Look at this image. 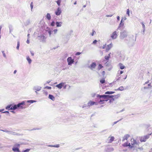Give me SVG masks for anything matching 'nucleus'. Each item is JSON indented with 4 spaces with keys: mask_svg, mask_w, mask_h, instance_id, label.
<instances>
[{
    "mask_svg": "<svg viewBox=\"0 0 152 152\" xmlns=\"http://www.w3.org/2000/svg\"><path fill=\"white\" fill-rule=\"evenodd\" d=\"M114 96L113 95L110 96L105 95H100L98 94L96 95L97 98H99L100 99L99 102V103L104 101H107L109 100L110 98H112Z\"/></svg>",
    "mask_w": 152,
    "mask_h": 152,
    "instance_id": "1",
    "label": "nucleus"
},
{
    "mask_svg": "<svg viewBox=\"0 0 152 152\" xmlns=\"http://www.w3.org/2000/svg\"><path fill=\"white\" fill-rule=\"evenodd\" d=\"M25 108V102L24 101H23L21 103H18L17 105H14L13 106V108L14 109V110H15L18 108L23 109Z\"/></svg>",
    "mask_w": 152,
    "mask_h": 152,
    "instance_id": "2",
    "label": "nucleus"
},
{
    "mask_svg": "<svg viewBox=\"0 0 152 152\" xmlns=\"http://www.w3.org/2000/svg\"><path fill=\"white\" fill-rule=\"evenodd\" d=\"M151 134L152 133H150L149 134L141 137L140 139V141L141 142L146 141L149 138L150 136L151 135Z\"/></svg>",
    "mask_w": 152,
    "mask_h": 152,
    "instance_id": "3",
    "label": "nucleus"
},
{
    "mask_svg": "<svg viewBox=\"0 0 152 152\" xmlns=\"http://www.w3.org/2000/svg\"><path fill=\"white\" fill-rule=\"evenodd\" d=\"M20 145L19 144H16L15 145V147H14L12 149V150L14 152H20L18 148L20 147Z\"/></svg>",
    "mask_w": 152,
    "mask_h": 152,
    "instance_id": "4",
    "label": "nucleus"
},
{
    "mask_svg": "<svg viewBox=\"0 0 152 152\" xmlns=\"http://www.w3.org/2000/svg\"><path fill=\"white\" fill-rule=\"evenodd\" d=\"M131 148H133L135 146V145L138 144L136 140H134V138H132L131 139Z\"/></svg>",
    "mask_w": 152,
    "mask_h": 152,
    "instance_id": "5",
    "label": "nucleus"
},
{
    "mask_svg": "<svg viewBox=\"0 0 152 152\" xmlns=\"http://www.w3.org/2000/svg\"><path fill=\"white\" fill-rule=\"evenodd\" d=\"M117 34L116 31H114L111 35V37L112 39H115L116 38Z\"/></svg>",
    "mask_w": 152,
    "mask_h": 152,
    "instance_id": "6",
    "label": "nucleus"
},
{
    "mask_svg": "<svg viewBox=\"0 0 152 152\" xmlns=\"http://www.w3.org/2000/svg\"><path fill=\"white\" fill-rule=\"evenodd\" d=\"M67 60L69 65H71L74 62V60L72 59L71 57H68Z\"/></svg>",
    "mask_w": 152,
    "mask_h": 152,
    "instance_id": "7",
    "label": "nucleus"
},
{
    "mask_svg": "<svg viewBox=\"0 0 152 152\" xmlns=\"http://www.w3.org/2000/svg\"><path fill=\"white\" fill-rule=\"evenodd\" d=\"M147 86H146V88H151V87L152 86V81H151L150 82H149V81H148L147 82H146L145 83V84H147Z\"/></svg>",
    "mask_w": 152,
    "mask_h": 152,
    "instance_id": "8",
    "label": "nucleus"
},
{
    "mask_svg": "<svg viewBox=\"0 0 152 152\" xmlns=\"http://www.w3.org/2000/svg\"><path fill=\"white\" fill-rule=\"evenodd\" d=\"M97 103L91 101H89L88 103V105L89 106H91L94 105H97Z\"/></svg>",
    "mask_w": 152,
    "mask_h": 152,
    "instance_id": "9",
    "label": "nucleus"
},
{
    "mask_svg": "<svg viewBox=\"0 0 152 152\" xmlns=\"http://www.w3.org/2000/svg\"><path fill=\"white\" fill-rule=\"evenodd\" d=\"M112 46L113 44L112 43H111L109 45H107L106 48V51H108L112 48Z\"/></svg>",
    "mask_w": 152,
    "mask_h": 152,
    "instance_id": "10",
    "label": "nucleus"
},
{
    "mask_svg": "<svg viewBox=\"0 0 152 152\" xmlns=\"http://www.w3.org/2000/svg\"><path fill=\"white\" fill-rule=\"evenodd\" d=\"M61 12V9L59 8H58L57 10L55 12V14L57 15H60Z\"/></svg>",
    "mask_w": 152,
    "mask_h": 152,
    "instance_id": "11",
    "label": "nucleus"
},
{
    "mask_svg": "<svg viewBox=\"0 0 152 152\" xmlns=\"http://www.w3.org/2000/svg\"><path fill=\"white\" fill-rule=\"evenodd\" d=\"M96 66V64L95 63L93 62V63L89 66L90 68L91 69H94Z\"/></svg>",
    "mask_w": 152,
    "mask_h": 152,
    "instance_id": "12",
    "label": "nucleus"
},
{
    "mask_svg": "<svg viewBox=\"0 0 152 152\" xmlns=\"http://www.w3.org/2000/svg\"><path fill=\"white\" fill-rule=\"evenodd\" d=\"M122 145L124 147L129 146L131 148V144L130 143H129L127 142L123 144Z\"/></svg>",
    "mask_w": 152,
    "mask_h": 152,
    "instance_id": "13",
    "label": "nucleus"
},
{
    "mask_svg": "<svg viewBox=\"0 0 152 152\" xmlns=\"http://www.w3.org/2000/svg\"><path fill=\"white\" fill-rule=\"evenodd\" d=\"M63 83H61L58 84L56 86V87L58 88L61 89L63 86Z\"/></svg>",
    "mask_w": 152,
    "mask_h": 152,
    "instance_id": "14",
    "label": "nucleus"
},
{
    "mask_svg": "<svg viewBox=\"0 0 152 152\" xmlns=\"http://www.w3.org/2000/svg\"><path fill=\"white\" fill-rule=\"evenodd\" d=\"M13 106H12V104H10V105H8L6 107V109H8V110L11 109V110H14V109L13 108Z\"/></svg>",
    "mask_w": 152,
    "mask_h": 152,
    "instance_id": "15",
    "label": "nucleus"
},
{
    "mask_svg": "<svg viewBox=\"0 0 152 152\" xmlns=\"http://www.w3.org/2000/svg\"><path fill=\"white\" fill-rule=\"evenodd\" d=\"M118 65L120 68L121 69H123L125 68V66L122 63H119Z\"/></svg>",
    "mask_w": 152,
    "mask_h": 152,
    "instance_id": "16",
    "label": "nucleus"
},
{
    "mask_svg": "<svg viewBox=\"0 0 152 152\" xmlns=\"http://www.w3.org/2000/svg\"><path fill=\"white\" fill-rule=\"evenodd\" d=\"M109 140L108 141V143H111L113 140L114 139V138L113 137H109Z\"/></svg>",
    "mask_w": 152,
    "mask_h": 152,
    "instance_id": "17",
    "label": "nucleus"
},
{
    "mask_svg": "<svg viewBox=\"0 0 152 152\" xmlns=\"http://www.w3.org/2000/svg\"><path fill=\"white\" fill-rule=\"evenodd\" d=\"M130 137L129 135V134H126L124 136L123 139V140L124 141L125 140H127L128 138Z\"/></svg>",
    "mask_w": 152,
    "mask_h": 152,
    "instance_id": "18",
    "label": "nucleus"
},
{
    "mask_svg": "<svg viewBox=\"0 0 152 152\" xmlns=\"http://www.w3.org/2000/svg\"><path fill=\"white\" fill-rule=\"evenodd\" d=\"M62 23V22H57L56 23V24L57 27H61V26Z\"/></svg>",
    "mask_w": 152,
    "mask_h": 152,
    "instance_id": "19",
    "label": "nucleus"
},
{
    "mask_svg": "<svg viewBox=\"0 0 152 152\" xmlns=\"http://www.w3.org/2000/svg\"><path fill=\"white\" fill-rule=\"evenodd\" d=\"M49 98L53 101H54L55 100V97L52 95L49 94Z\"/></svg>",
    "mask_w": 152,
    "mask_h": 152,
    "instance_id": "20",
    "label": "nucleus"
},
{
    "mask_svg": "<svg viewBox=\"0 0 152 152\" xmlns=\"http://www.w3.org/2000/svg\"><path fill=\"white\" fill-rule=\"evenodd\" d=\"M46 17L48 20H50L51 19L50 15L49 13H48L47 14Z\"/></svg>",
    "mask_w": 152,
    "mask_h": 152,
    "instance_id": "21",
    "label": "nucleus"
},
{
    "mask_svg": "<svg viewBox=\"0 0 152 152\" xmlns=\"http://www.w3.org/2000/svg\"><path fill=\"white\" fill-rule=\"evenodd\" d=\"M124 72L123 71H120V72L119 73V71L118 72V73L117 74V76H120L121 75L123 74Z\"/></svg>",
    "mask_w": 152,
    "mask_h": 152,
    "instance_id": "22",
    "label": "nucleus"
},
{
    "mask_svg": "<svg viewBox=\"0 0 152 152\" xmlns=\"http://www.w3.org/2000/svg\"><path fill=\"white\" fill-rule=\"evenodd\" d=\"M27 60H28L29 64H30L31 62V60L29 56H27L26 57Z\"/></svg>",
    "mask_w": 152,
    "mask_h": 152,
    "instance_id": "23",
    "label": "nucleus"
},
{
    "mask_svg": "<svg viewBox=\"0 0 152 152\" xmlns=\"http://www.w3.org/2000/svg\"><path fill=\"white\" fill-rule=\"evenodd\" d=\"M115 93L113 91H107L105 92V94H112Z\"/></svg>",
    "mask_w": 152,
    "mask_h": 152,
    "instance_id": "24",
    "label": "nucleus"
},
{
    "mask_svg": "<svg viewBox=\"0 0 152 152\" xmlns=\"http://www.w3.org/2000/svg\"><path fill=\"white\" fill-rule=\"evenodd\" d=\"M124 90V88L123 86H121L119 87L118 89L115 90H120V91H123Z\"/></svg>",
    "mask_w": 152,
    "mask_h": 152,
    "instance_id": "25",
    "label": "nucleus"
},
{
    "mask_svg": "<svg viewBox=\"0 0 152 152\" xmlns=\"http://www.w3.org/2000/svg\"><path fill=\"white\" fill-rule=\"evenodd\" d=\"M103 66L101 64H99V65L98 69V70H99L100 69L102 68L103 67Z\"/></svg>",
    "mask_w": 152,
    "mask_h": 152,
    "instance_id": "26",
    "label": "nucleus"
},
{
    "mask_svg": "<svg viewBox=\"0 0 152 152\" xmlns=\"http://www.w3.org/2000/svg\"><path fill=\"white\" fill-rule=\"evenodd\" d=\"M100 83L102 84H103V83H105V80L104 79H101V80H100Z\"/></svg>",
    "mask_w": 152,
    "mask_h": 152,
    "instance_id": "27",
    "label": "nucleus"
},
{
    "mask_svg": "<svg viewBox=\"0 0 152 152\" xmlns=\"http://www.w3.org/2000/svg\"><path fill=\"white\" fill-rule=\"evenodd\" d=\"M61 1V0H58L57 1H56V3L59 6L60 5V3Z\"/></svg>",
    "mask_w": 152,
    "mask_h": 152,
    "instance_id": "28",
    "label": "nucleus"
},
{
    "mask_svg": "<svg viewBox=\"0 0 152 152\" xmlns=\"http://www.w3.org/2000/svg\"><path fill=\"white\" fill-rule=\"evenodd\" d=\"M49 146H50V147H55L58 148V147H59V145H49Z\"/></svg>",
    "mask_w": 152,
    "mask_h": 152,
    "instance_id": "29",
    "label": "nucleus"
},
{
    "mask_svg": "<svg viewBox=\"0 0 152 152\" xmlns=\"http://www.w3.org/2000/svg\"><path fill=\"white\" fill-rule=\"evenodd\" d=\"M19 46H20V42L19 41H18L17 42V47H16V48L18 50L19 49Z\"/></svg>",
    "mask_w": 152,
    "mask_h": 152,
    "instance_id": "30",
    "label": "nucleus"
},
{
    "mask_svg": "<svg viewBox=\"0 0 152 152\" xmlns=\"http://www.w3.org/2000/svg\"><path fill=\"white\" fill-rule=\"evenodd\" d=\"M110 57V54H109V56H105V58L107 60H109V58Z\"/></svg>",
    "mask_w": 152,
    "mask_h": 152,
    "instance_id": "31",
    "label": "nucleus"
},
{
    "mask_svg": "<svg viewBox=\"0 0 152 152\" xmlns=\"http://www.w3.org/2000/svg\"><path fill=\"white\" fill-rule=\"evenodd\" d=\"M30 150V149H28L23 151L22 152H28Z\"/></svg>",
    "mask_w": 152,
    "mask_h": 152,
    "instance_id": "32",
    "label": "nucleus"
},
{
    "mask_svg": "<svg viewBox=\"0 0 152 152\" xmlns=\"http://www.w3.org/2000/svg\"><path fill=\"white\" fill-rule=\"evenodd\" d=\"M126 14L128 15V16H129V9L127 10Z\"/></svg>",
    "mask_w": 152,
    "mask_h": 152,
    "instance_id": "33",
    "label": "nucleus"
},
{
    "mask_svg": "<svg viewBox=\"0 0 152 152\" xmlns=\"http://www.w3.org/2000/svg\"><path fill=\"white\" fill-rule=\"evenodd\" d=\"M50 25L51 26H53L55 25V22L54 21H53L51 23Z\"/></svg>",
    "mask_w": 152,
    "mask_h": 152,
    "instance_id": "34",
    "label": "nucleus"
},
{
    "mask_svg": "<svg viewBox=\"0 0 152 152\" xmlns=\"http://www.w3.org/2000/svg\"><path fill=\"white\" fill-rule=\"evenodd\" d=\"M45 88H47L48 89H50L51 88V87L48 86H46Z\"/></svg>",
    "mask_w": 152,
    "mask_h": 152,
    "instance_id": "35",
    "label": "nucleus"
},
{
    "mask_svg": "<svg viewBox=\"0 0 152 152\" xmlns=\"http://www.w3.org/2000/svg\"><path fill=\"white\" fill-rule=\"evenodd\" d=\"M95 33V31L94 30H92V32L91 34V35L93 36Z\"/></svg>",
    "mask_w": 152,
    "mask_h": 152,
    "instance_id": "36",
    "label": "nucleus"
},
{
    "mask_svg": "<svg viewBox=\"0 0 152 152\" xmlns=\"http://www.w3.org/2000/svg\"><path fill=\"white\" fill-rule=\"evenodd\" d=\"M30 5H31V9H32L33 7V3L32 2H31V3Z\"/></svg>",
    "mask_w": 152,
    "mask_h": 152,
    "instance_id": "37",
    "label": "nucleus"
},
{
    "mask_svg": "<svg viewBox=\"0 0 152 152\" xmlns=\"http://www.w3.org/2000/svg\"><path fill=\"white\" fill-rule=\"evenodd\" d=\"M111 98V99L110 100V102H113L114 100V98H113V97Z\"/></svg>",
    "mask_w": 152,
    "mask_h": 152,
    "instance_id": "38",
    "label": "nucleus"
},
{
    "mask_svg": "<svg viewBox=\"0 0 152 152\" xmlns=\"http://www.w3.org/2000/svg\"><path fill=\"white\" fill-rule=\"evenodd\" d=\"M97 42V41L96 40H94L93 42V44H95Z\"/></svg>",
    "mask_w": 152,
    "mask_h": 152,
    "instance_id": "39",
    "label": "nucleus"
},
{
    "mask_svg": "<svg viewBox=\"0 0 152 152\" xmlns=\"http://www.w3.org/2000/svg\"><path fill=\"white\" fill-rule=\"evenodd\" d=\"M80 54H81V53H80L78 52H77V53H76V54H75V55H77H77H80Z\"/></svg>",
    "mask_w": 152,
    "mask_h": 152,
    "instance_id": "40",
    "label": "nucleus"
},
{
    "mask_svg": "<svg viewBox=\"0 0 152 152\" xmlns=\"http://www.w3.org/2000/svg\"><path fill=\"white\" fill-rule=\"evenodd\" d=\"M2 53H3V56L4 57H6V55L4 53V51H2Z\"/></svg>",
    "mask_w": 152,
    "mask_h": 152,
    "instance_id": "41",
    "label": "nucleus"
},
{
    "mask_svg": "<svg viewBox=\"0 0 152 152\" xmlns=\"http://www.w3.org/2000/svg\"><path fill=\"white\" fill-rule=\"evenodd\" d=\"M57 31L58 30L56 29H54V30H53V31L54 32V33L55 34H56V32H57Z\"/></svg>",
    "mask_w": 152,
    "mask_h": 152,
    "instance_id": "42",
    "label": "nucleus"
},
{
    "mask_svg": "<svg viewBox=\"0 0 152 152\" xmlns=\"http://www.w3.org/2000/svg\"><path fill=\"white\" fill-rule=\"evenodd\" d=\"M105 72L104 71H103L102 72V75L103 76H104L105 74Z\"/></svg>",
    "mask_w": 152,
    "mask_h": 152,
    "instance_id": "43",
    "label": "nucleus"
},
{
    "mask_svg": "<svg viewBox=\"0 0 152 152\" xmlns=\"http://www.w3.org/2000/svg\"><path fill=\"white\" fill-rule=\"evenodd\" d=\"M142 24L143 28H145V26L144 24L143 23H142Z\"/></svg>",
    "mask_w": 152,
    "mask_h": 152,
    "instance_id": "44",
    "label": "nucleus"
},
{
    "mask_svg": "<svg viewBox=\"0 0 152 152\" xmlns=\"http://www.w3.org/2000/svg\"><path fill=\"white\" fill-rule=\"evenodd\" d=\"M106 45V44H105V45H104V46L102 47L103 49H104L105 48Z\"/></svg>",
    "mask_w": 152,
    "mask_h": 152,
    "instance_id": "45",
    "label": "nucleus"
},
{
    "mask_svg": "<svg viewBox=\"0 0 152 152\" xmlns=\"http://www.w3.org/2000/svg\"><path fill=\"white\" fill-rule=\"evenodd\" d=\"M124 33H126V32H125V31H124V32H122V33H121V35H123V34Z\"/></svg>",
    "mask_w": 152,
    "mask_h": 152,
    "instance_id": "46",
    "label": "nucleus"
},
{
    "mask_svg": "<svg viewBox=\"0 0 152 152\" xmlns=\"http://www.w3.org/2000/svg\"><path fill=\"white\" fill-rule=\"evenodd\" d=\"M49 34L50 35L51 34V31H49Z\"/></svg>",
    "mask_w": 152,
    "mask_h": 152,
    "instance_id": "47",
    "label": "nucleus"
},
{
    "mask_svg": "<svg viewBox=\"0 0 152 152\" xmlns=\"http://www.w3.org/2000/svg\"><path fill=\"white\" fill-rule=\"evenodd\" d=\"M17 72V70H15L14 72V74H15L16 73V72Z\"/></svg>",
    "mask_w": 152,
    "mask_h": 152,
    "instance_id": "48",
    "label": "nucleus"
},
{
    "mask_svg": "<svg viewBox=\"0 0 152 152\" xmlns=\"http://www.w3.org/2000/svg\"><path fill=\"white\" fill-rule=\"evenodd\" d=\"M127 77V75H126L125 76V77L124 78V79H125Z\"/></svg>",
    "mask_w": 152,
    "mask_h": 152,
    "instance_id": "49",
    "label": "nucleus"
},
{
    "mask_svg": "<svg viewBox=\"0 0 152 152\" xmlns=\"http://www.w3.org/2000/svg\"><path fill=\"white\" fill-rule=\"evenodd\" d=\"M31 54L32 56H33L34 55V54L32 52H31Z\"/></svg>",
    "mask_w": 152,
    "mask_h": 152,
    "instance_id": "50",
    "label": "nucleus"
},
{
    "mask_svg": "<svg viewBox=\"0 0 152 152\" xmlns=\"http://www.w3.org/2000/svg\"><path fill=\"white\" fill-rule=\"evenodd\" d=\"M117 19L118 20H119V17L118 16L117 17Z\"/></svg>",
    "mask_w": 152,
    "mask_h": 152,
    "instance_id": "51",
    "label": "nucleus"
},
{
    "mask_svg": "<svg viewBox=\"0 0 152 152\" xmlns=\"http://www.w3.org/2000/svg\"><path fill=\"white\" fill-rule=\"evenodd\" d=\"M27 43L28 44L29 43V41H28V40L27 41Z\"/></svg>",
    "mask_w": 152,
    "mask_h": 152,
    "instance_id": "52",
    "label": "nucleus"
},
{
    "mask_svg": "<svg viewBox=\"0 0 152 152\" xmlns=\"http://www.w3.org/2000/svg\"><path fill=\"white\" fill-rule=\"evenodd\" d=\"M77 4V1H76L74 3V4Z\"/></svg>",
    "mask_w": 152,
    "mask_h": 152,
    "instance_id": "53",
    "label": "nucleus"
},
{
    "mask_svg": "<svg viewBox=\"0 0 152 152\" xmlns=\"http://www.w3.org/2000/svg\"><path fill=\"white\" fill-rule=\"evenodd\" d=\"M112 16V15H111V16H109V15H107V17H111V16Z\"/></svg>",
    "mask_w": 152,
    "mask_h": 152,
    "instance_id": "54",
    "label": "nucleus"
},
{
    "mask_svg": "<svg viewBox=\"0 0 152 152\" xmlns=\"http://www.w3.org/2000/svg\"><path fill=\"white\" fill-rule=\"evenodd\" d=\"M31 103L33 102H32V101L31 100Z\"/></svg>",
    "mask_w": 152,
    "mask_h": 152,
    "instance_id": "55",
    "label": "nucleus"
},
{
    "mask_svg": "<svg viewBox=\"0 0 152 152\" xmlns=\"http://www.w3.org/2000/svg\"><path fill=\"white\" fill-rule=\"evenodd\" d=\"M29 34H28V36H29Z\"/></svg>",
    "mask_w": 152,
    "mask_h": 152,
    "instance_id": "56",
    "label": "nucleus"
},
{
    "mask_svg": "<svg viewBox=\"0 0 152 152\" xmlns=\"http://www.w3.org/2000/svg\"><path fill=\"white\" fill-rule=\"evenodd\" d=\"M5 112L9 113V112H8V111H6V112Z\"/></svg>",
    "mask_w": 152,
    "mask_h": 152,
    "instance_id": "57",
    "label": "nucleus"
},
{
    "mask_svg": "<svg viewBox=\"0 0 152 152\" xmlns=\"http://www.w3.org/2000/svg\"><path fill=\"white\" fill-rule=\"evenodd\" d=\"M12 112L13 113H14V111H12Z\"/></svg>",
    "mask_w": 152,
    "mask_h": 152,
    "instance_id": "58",
    "label": "nucleus"
},
{
    "mask_svg": "<svg viewBox=\"0 0 152 152\" xmlns=\"http://www.w3.org/2000/svg\"><path fill=\"white\" fill-rule=\"evenodd\" d=\"M151 133H152V132Z\"/></svg>",
    "mask_w": 152,
    "mask_h": 152,
    "instance_id": "59",
    "label": "nucleus"
}]
</instances>
